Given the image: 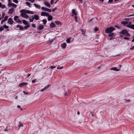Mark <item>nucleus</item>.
Masks as SVG:
<instances>
[{
    "label": "nucleus",
    "instance_id": "f257e3e1",
    "mask_svg": "<svg viewBox=\"0 0 134 134\" xmlns=\"http://www.w3.org/2000/svg\"><path fill=\"white\" fill-rule=\"evenodd\" d=\"M119 33L120 34H124L125 36L127 37H129L130 35V34L128 33L126 29L121 30Z\"/></svg>",
    "mask_w": 134,
    "mask_h": 134
},
{
    "label": "nucleus",
    "instance_id": "f03ea898",
    "mask_svg": "<svg viewBox=\"0 0 134 134\" xmlns=\"http://www.w3.org/2000/svg\"><path fill=\"white\" fill-rule=\"evenodd\" d=\"M115 30V28L114 27H110L107 28L105 31V32L106 33H109L114 31Z\"/></svg>",
    "mask_w": 134,
    "mask_h": 134
},
{
    "label": "nucleus",
    "instance_id": "7ed1b4c3",
    "mask_svg": "<svg viewBox=\"0 0 134 134\" xmlns=\"http://www.w3.org/2000/svg\"><path fill=\"white\" fill-rule=\"evenodd\" d=\"M20 13H25L27 14H30V10H25V9H22L20 11Z\"/></svg>",
    "mask_w": 134,
    "mask_h": 134
},
{
    "label": "nucleus",
    "instance_id": "20e7f679",
    "mask_svg": "<svg viewBox=\"0 0 134 134\" xmlns=\"http://www.w3.org/2000/svg\"><path fill=\"white\" fill-rule=\"evenodd\" d=\"M33 18V19H35L36 20H38L39 19V17L38 15H35L32 16Z\"/></svg>",
    "mask_w": 134,
    "mask_h": 134
},
{
    "label": "nucleus",
    "instance_id": "39448f33",
    "mask_svg": "<svg viewBox=\"0 0 134 134\" xmlns=\"http://www.w3.org/2000/svg\"><path fill=\"white\" fill-rule=\"evenodd\" d=\"M13 19L10 18L8 20V23L9 24L12 25L13 24L14 21L12 20Z\"/></svg>",
    "mask_w": 134,
    "mask_h": 134
},
{
    "label": "nucleus",
    "instance_id": "423d86ee",
    "mask_svg": "<svg viewBox=\"0 0 134 134\" xmlns=\"http://www.w3.org/2000/svg\"><path fill=\"white\" fill-rule=\"evenodd\" d=\"M43 25H39L37 27V29L39 30H41L44 29Z\"/></svg>",
    "mask_w": 134,
    "mask_h": 134
},
{
    "label": "nucleus",
    "instance_id": "0eeeda50",
    "mask_svg": "<svg viewBox=\"0 0 134 134\" xmlns=\"http://www.w3.org/2000/svg\"><path fill=\"white\" fill-rule=\"evenodd\" d=\"M16 28H19V29H18L20 30H24V27L21 25H18L16 26Z\"/></svg>",
    "mask_w": 134,
    "mask_h": 134
},
{
    "label": "nucleus",
    "instance_id": "6e6552de",
    "mask_svg": "<svg viewBox=\"0 0 134 134\" xmlns=\"http://www.w3.org/2000/svg\"><path fill=\"white\" fill-rule=\"evenodd\" d=\"M14 11V10L13 8H11L9 9L8 13L12 14L13 13Z\"/></svg>",
    "mask_w": 134,
    "mask_h": 134
},
{
    "label": "nucleus",
    "instance_id": "1a4fd4ad",
    "mask_svg": "<svg viewBox=\"0 0 134 134\" xmlns=\"http://www.w3.org/2000/svg\"><path fill=\"white\" fill-rule=\"evenodd\" d=\"M49 86H50L49 85H48L47 86H45L44 87V88H43V89H42L41 90V92H42L43 91H45L46 89H48L49 87Z\"/></svg>",
    "mask_w": 134,
    "mask_h": 134
},
{
    "label": "nucleus",
    "instance_id": "9d476101",
    "mask_svg": "<svg viewBox=\"0 0 134 134\" xmlns=\"http://www.w3.org/2000/svg\"><path fill=\"white\" fill-rule=\"evenodd\" d=\"M8 16H5L4 18V19L3 20H2V21L1 22V24H2L4 22L7 21L8 19Z\"/></svg>",
    "mask_w": 134,
    "mask_h": 134
},
{
    "label": "nucleus",
    "instance_id": "9b49d317",
    "mask_svg": "<svg viewBox=\"0 0 134 134\" xmlns=\"http://www.w3.org/2000/svg\"><path fill=\"white\" fill-rule=\"evenodd\" d=\"M126 26L134 30V24L132 25H127Z\"/></svg>",
    "mask_w": 134,
    "mask_h": 134
},
{
    "label": "nucleus",
    "instance_id": "f8f14e48",
    "mask_svg": "<svg viewBox=\"0 0 134 134\" xmlns=\"http://www.w3.org/2000/svg\"><path fill=\"white\" fill-rule=\"evenodd\" d=\"M110 69L111 70L115 71H119V69H117V68L116 67H113V68H111Z\"/></svg>",
    "mask_w": 134,
    "mask_h": 134
},
{
    "label": "nucleus",
    "instance_id": "ddd939ff",
    "mask_svg": "<svg viewBox=\"0 0 134 134\" xmlns=\"http://www.w3.org/2000/svg\"><path fill=\"white\" fill-rule=\"evenodd\" d=\"M44 4L45 5L47 6L48 7L50 8L51 7L50 4L48 2H44Z\"/></svg>",
    "mask_w": 134,
    "mask_h": 134
},
{
    "label": "nucleus",
    "instance_id": "4468645a",
    "mask_svg": "<svg viewBox=\"0 0 134 134\" xmlns=\"http://www.w3.org/2000/svg\"><path fill=\"white\" fill-rule=\"evenodd\" d=\"M55 24L53 22H52L50 25V26L51 28L55 27Z\"/></svg>",
    "mask_w": 134,
    "mask_h": 134
},
{
    "label": "nucleus",
    "instance_id": "2eb2a0df",
    "mask_svg": "<svg viewBox=\"0 0 134 134\" xmlns=\"http://www.w3.org/2000/svg\"><path fill=\"white\" fill-rule=\"evenodd\" d=\"M66 43H63L62 44V46L63 48H65L66 47Z\"/></svg>",
    "mask_w": 134,
    "mask_h": 134
},
{
    "label": "nucleus",
    "instance_id": "dca6fc26",
    "mask_svg": "<svg viewBox=\"0 0 134 134\" xmlns=\"http://www.w3.org/2000/svg\"><path fill=\"white\" fill-rule=\"evenodd\" d=\"M26 5L28 6L29 7H31V4L28 2H26Z\"/></svg>",
    "mask_w": 134,
    "mask_h": 134
},
{
    "label": "nucleus",
    "instance_id": "f3484780",
    "mask_svg": "<svg viewBox=\"0 0 134 134\" xmlns=\"http://www.w3.org/2000/svg\"><path fill=\"white\" fill-rule=\"evenodd\" d=\"M34 5L35 7L36 8H37L38 9H40L41 8V7L40 5H38L36 3H34Z\"/></svg>",
    "mask_w": 134,
    "mask_h": 134
},
{
    "label": "nucleus",
    "instance_id": "a211bd4d",
    "mask_svg": "<svg viewBox=\"0 0 134 134\" xmlns=\"http://www.w3.org/2000/svg\"><path fill=\"white\" fill-rule=\"evenodd\" d=\"M52 19V16L51 15H49L48 17V21L51 20Z\"/></svg>",
    "mask_w": 134,
    "mask_h": 134
},
{
    "label": "nucleus",
    "instance_id": "6ab92c4d",
    "mask_svg": "<svg viewBox=\"0 0 134 134\" xmlns=\"http://www.w3.org/2000/svg\"><path fill=\"white\" fill-rule=\"evenodd\" d=\"M27 84V83H25V82L19 84V86L21 87V86H22L24 85H26Z\"/></svg>",
    "mask_w": 134,
    "mask_h": 134
},
{
    "label": "nucleus",
    "instance_id": "aec40b11",
    "mask_svg": "<svg viewBox=\"0 0 134 134\" xmlns=\"http://www.w3.org/2000/svg\"><path fill=\"white\" fill-rule=\"evenodd\" d=\"M121 24L124 25H127L128 24V22L127 21H123L121 22Z\"/></svg>",
    "mask_w": 134,
    "mask_h": 134
},
{
    "label": "nucleus",
    "instance_id": "412c9836",
    "mask_svg": "<svg viewBox=\"0 0 134 134\" xmlns=\"http://www.w3.org/2000/svg\"><path fill=\"white\" fill-rule=\"evenodd\" d=\"M9 5H12V6L15 8L17 7V5L14 3H10V4H9Z\"/></svg>",
    "mask_w": 134,
    "mask_h": 134
},
{
    "label": "nucleus",
    "instance_id": "4be33fe9",
    "mask_svg": "<svg viewBox=\"0 0 134 134\" xmlns=\"http://www.w3.org/2000/svg\"><path fill=\"white\" fill-rule=\"evenodd\" d=\"M55 23L57 25H60L61 24V23L59 21H55Z\"/></svg>",
    "mask_w": 134,
    "mask_h": 134
},
{
    "label": "nucleus",
    "instance_id": "5701e85b",
    "mask_svg": "<svg viewBox=\"0 0 134 134\" xmlns=\"http://www.w3.org/2000/svg\"><path fill=\"white\" fill-rule=\"evenodd\" d=\"M47 8H45L44 7H42L41 8V9L45 11H47Z\"/></svg>",
    "mask_w": 134,
    "mask_h": 134
},
{
    "label": "nucleus",
    "instance_id": "b1692460",
    "mask_svg": "<svg viewBox=\"0 0 134 134\" xmlns=\"http://www.w3.org/2000/svg\"><path fill=\"white\" fill-rule=\"evenodd\" d=\"M23 22V23L25 25H27V22L25 20H22Z\"/></svg>",
    "mask_w": 134,
    "mask_h": 134
},
{
    "label": "nucleus",
    "instance_id": "393cba45",
    "mask_svg": "<svg viewBox=\"0 0 134 134\" xmlns=\"http://www.w3.org/2000/svg\"><path fill=\"white\" fill-rule=\"evenodd\" d=\"M72 13L75 15H77L76 13L75 9H73L72 10Z\"/></svg>",
    "mask_w": 134,
    "mask_h": 134
},
{
    "label": "nucleus",
    "instance_id": "a878e982",
    "mask_svg": "<svg viewBox=\"0 0 134 134\" xmlns=\"http://www.w3.org/2000/svg\"><path fill=\"white\" fill-rule=\"evenodd\" d=\"M18 16L17 15H15L14 16V19L15 21L18 19Z\"/></svg>",
    "mask_w": 134,
    "mask_h": 134
},
{
    "label": "nucleus",
    "instance_id": "bb28decb",
    "mask_svg": "<svg viewBox=\"0 0 134 134\" xmlns=\"http://www.w3.org/2000/svg\"><path fill=\"white\" fill-rule=\"evenodd\" d=\"M42 22H43L44 24H45L47 22V20L45 19H43L42 20Z\"/></svg>",
    "mask_w": 134,
    "mask_h": 134
},
{
    "label": "nucleus",
    "instance_id": "cd10ccee",
    "mask_svg": "<svg viewBox=\"0 0 134 134\" xmlns=\"http://www.w3.org/2000/svg\"><path fill=\"white\" fill-rule=\"evenodd\" d=\"M29 17V16L25 14L24 15V16L23 17L26 19H28V18Z\"/></svg>",
    "mask_w": 134,
    "mask_h": 134
},
{
    "label": "nucleus",
    "instance_id": "c85d7f7f",
    "mask_svg": "<svg viewBox=\"0 0 134 134\" xmlns=\"http://www.w3.org/2000/svg\"><path fill=\"white\" fill-rule=\"evenodd\" d=\"M114 35V34L113 33H111L110 34H109L108 36L109 37H110L111 36H113Z\"/></svg>",
    "mask_w": 134,
    "mask_h": 134
},
{
    "label": "nucleus",
    "instance_id": "c756f323",
    "mask_svg": "<svg viewBox=\"0 0 134 134\" xmlns=\"http://www.w3.org/2000/svg\"><path fill=\"white\" fill-rule=\"evenodd\" d=\"M27 25L26 26H25L24 27V29H27L28 27H30V25Z\"/></svg>",
    "mask_w": 134,
    "mask_h": 134
},
{
    "label": "nucleus",
    "instance_id": "7c9ffc66",
    "mask_svg": "<svg viewBox=\"0 0 134 134\" xmlns=\"http://www.w3.org/2000/svg\"><path fill=\"white\" fill-rule=\"evenodd\" d=\"M45 12H41V15L42 16H45Z\"/></svg>",
    "mask_w": 134,
    "mask_h": 134
},
{
    "label": "nucleus",
    "instance_id": "2f4dec72",
    "mask_svg": "<svg viewBox=\"0 0 134 134\" xmlns=\"http://www.w3.org/2000/svg\"><path fill=\"white\" fill-rule=\"evenodd\" d=\"M15 21L17 23H21V21L19 19H18Z\"/></svg>",
    "mask_w": 134,
    "mask_h": 134
},
{
    "label": "nucleus",
    "instance_id": "473e14b6",
    "mask_svg": "<svg viewBox=\"0 0 134 134\" xmlns=\"http://www.w3.org/2000/svg\"><path fill=\"white\" fill-rule=\"evenodd\" d=\"M3 27L5 29H7L9 28V27L6 25H4L3 26Z\"/></svg>",
    "mask_w": 134,
    "mask_h": 134
},
{
    "label": "nucleus",
    "instance_id": "72a5a7b5",
    "mask_svg": "<svg viewBox=\"0 0 134 134\" xmlns=\"http://www.w3.org/2000/svg\"><path fill=\"white\" fill-rule=\"evenodd\" d=\"M66 42L67 43H69L70 42V39L68 38L66 40Z\"/></svg>",
    "mask_w": 134,
    "mask_h": 134
},
{
    "label": "nucleus",
    "instance_id": "f704fd0d",
    "mask_svg": "<svg viewBox=\"0 0 134 134\" xmlns=\"http://www.w3.org/2000/svg\"><path fill=\"white\" fill-rule=\"evenodd\" d=\"M4 30V29L3 28L2 26H1L0 27V31H2Z\"/></svg>",
    "mask_w": 134,
    "mask_h": 134
},
{
    "label": "nucleus",
    "instance_id": "c9c22d12",
    "mask_svg": "<svg viewBox=\"0 0 134 134\" xmlns=\"http://www.w3.org/2000/svg\"><path fill=\"white\" fill-rule=\"evenodd\" d=\"M1 7L2 9H3L5 7V5H4L2 4Z\"/></svg>",
    "mask_w": 134,
    "mask_h": 134
},
{
    "label": "nucleus",
    "instance_id": "e433bc0d",
    "mask_svg": "<svg viewBox=\"0 0 134 134\" xmlns=\"http://www.w3.org/2000/svg\"><path fill=\"white\" fill-rule=\"evenodd\" d=\"M4 15H5V13H4L3 12L2 13V17L1 18H2V19L3 18Z\"/></svg>",
    "mask_w": 134,
    "mask_h": 134
},
{
    "label": "nucleus",
    "instance_id": "4c0bfd02",
    "mask_svg": "<svg viewBox=\"0 0 134 134\" xmlns=\"http://www.w3.org/2000/svg\"><path fill=\"white\" fill-rule=\"evenodd\" d=\"M14 2L15 3H18V1L17 0H13Z\"/></svg>",
    "mask_w": 134,
    "mask_h": 134
},
{
    "label": "nucleus",
    "instance_id": "58836bf2",
    "mask_svg": "<svg viewBox=\"0 0 134 134\" xmlns=\"http://www.w3.org/2000/svg\"><path fill=\"white\" fill-rule=\"evenodd\" d=\"M34 19H33V18L32 19H31V18H30L29 19V21L30 22H32L33 21V20Z\"/></svg>",
    "mask_w": 134,
    "mask_h": 134
},
{
    "label": "nucleus",
    "instance_id": "ea45409f",
    "mask_svg": "<svg viewBox=\"0 0 134 134\" xmlns=\"http://www.w3.org/2000/svg\"><path fill=\"white\" fill-rule=\"evenodd\" d=\"M45 16H47L49 15V13H47V12H45Z\"/></svg>",
    "mask_w": 134,
    "mask_h": 134
},
{
    "label": "nucleus",
    "instance_id": "a19ab883",
    "mask_svg": "<svg viewBox=\"0 0 134 134\" xmlns=\"http://www.w3.org/2000/svg\"><path fill=\"white\" fill-rule=\"evenodd\" d=\"M25 14V13H21L20 14V15L21 16L23 17L24 16V15Z\"/></svg>",
    "mask_w": 134,
    "mask_h": 134
},
{
    "label": "nucleus",
    "instance_id": "79ce46f5",
    "mask_svg": "<svg viewBox=\"0 0 134 134\" xmlns=\"http://www.w3.org/2000/svg\"><path fill=\"white\" fill-rule=\"evenodd\" d=\"M128 24L127 25H132L131 23L132 22L131 21L128 22Z\"/></svg>",
    "mask_w": 134,
    "mask_h": 134
},
{
    "label": "nucleus",
    "instance_id": "37998d69",
    "mask_svg": "<svg viewBox=\"0 0 134 134\" xmlns=\"http://www.w3.org/2000/svg\"><path fill=\"white\" fill-rule=\"evenodd\" d=\"M134 16V14H131L130 15H127L126 16L129 17H130V16Z\"/></svg>",
    "mask_w": 134,
    "mask_h": 134
},
{
    "label": "nucleus",
    "instance_id": "c03bdc74",
    "mask_svg": "<svg viewBox=\"0 0 134 134\" xmlns=\"http://www.w3.org/2000/svg\"><path fill=\"white\" fill-rule=\"evenodd\" d=\"M32 26L34 28H35L36 27V26L35 24H32Z\"/></svg>",
    "mask_w": 134,
    "mask_h": 134
},
{
    "label": "nucleus",
    "instance_id": "a18cd8bd",
    "mask_svg": "<svg viewBox=\"0 0 134 134\" xmlns=\"http://www.w3.org/2000/svg\"><path fill=\"white\" fill-rule=\"evenodd\" d=\"M63 68V66L61 67H58L57 68V69H62Z\"/></svg>",
    "mask_w": 134,
    "mask_h": 134
},
{
    "label": "nucleus",
    "instance_id": "49530a36",
    "mask_svg": "<svg viewBox=\"0 0 134 134\" xmlns=\"http://www.w3.org/2000/svg\"><path fill=\"white\" fill-rule=\"evenodd\" d=\"M47 12H51V9H50L47 8Z\"/></svg>",
    "mask_w": 134,
    "mask_h": 134
},
{
    "label": "nucleus",
    "instance_id": "de8ad7c7",
    "mask_svg": "<svg viewBox=\"0 0 134 134\" xmlns=\"http://www.w3.org/2000/svg\"><path fill=\"white\" fill-rule=\"evenodd\" d=\"M94 30L96 32L98 30V29L97 27H95Z\"/></svg>",
    "mask_w": 134,
    "mask_h": 134
},
{
    "label": "nucleus",
    "instance_id": "09e8293b",
    "mask_svg": "<svg viewBox=\"0 0 134 134\" xmlns=\"http://www.w3.org/2000/svg\"><path fill=\"white\" fill-rule=\"evenodd\" d=\"M80 30L82 32V34L83 35H84V32L83 30L82 29H81Z\"/></svg>",
    "mask_w": 134,
    "mask_h": 134
},
{
    "label": "nucleus",
    "instance_id": "8fccbe9b",
    "mask_svg": "<svg viewBox=\"0 0 134 134\" xmlns=\"http://www.w3.org/2000/svg\"><path fill=\"white\" fill-rule=\"evenodd\" d=\"M50 68L51 69H53L54 68H56V66H51L50 67Z\"/></svg>",
    "mask_w": 134,
    "mask_h": 134
},
{
    "label": "nucleus",
    "instance_id": "3c124183",
    "mask_svg": "<svg viewBox=\"0 0 134 134\" xmlns=\"http://www.w3.org/2000/svg\"><path fill=\"white\" fill-rule=\"evenodd\" d=\"M124 39L125 40H129L130 38H128V37H125L124 38Z\"/></svg>",
    "mask_w": 134,
    "mask_h": 134
},
{
    "label": "nucleus",
    "instance_id": "603ef678",
    "mask_svg": "<svg viewBox=\"0 0 134 134\" xmlns=\"http://www.w3.org/2000/svg\"><path fill=\"white\" fill-rule=\"evenodd\" d=\"M30 14H34V12L33 11H30Z\"/></svg>",
    "mask_w": 134,
    "mask_h": 134
},
{
    "label": "nucleus",
    "instance_id": "864d4df0",
    "mask_svg": "<svg viewBox=\"0 0 134 134\" xmlns=\"http://www.w3.org/2000/svg\"><path fill=\"white\" fill-rule=\"evenodd\" d=\"M36 79L32 80V83H33L35 82H36Z\"/></svg>",
    "mask_w": 134,
    "mask_h": 134
},
{
    "label": "nucleus",
    "instance_id": "5fc2aeb1",
    "mask_svg": "<svg viewBox=\"0 0 134 134\" xmlns=\"http://www.w3.org/2000/svg\"><path fill=\"white\" fill-rule=\"evenodd\" d=\"M53 1H54V0H51V2H50V3L51 4H52L53 3Z\"/></svg>",
    "mask_w": 134,
    "mask_h": 134
},
{
    "label": "nucleus",
    "instance_id": "6e6d98bb",
    "mask_svg": "<svg viewBox=\"0 0 134 134\" xmlns=\"http://www.w3.org/2000/svg\"><path fill=\"white\" fill-rule=\"evenodd\" d=\"M113 0H109L108 2V3H111L113 2Z\"/></svg>",
    "mask_w": 134,
    "mask_h": 134
},
{
    "label": "nucleus",
    "instance_id": "4d7b16f0",
    "mask_svg": "<svg viewBox=\"0 0 134 134\" xmlns=\"http://www.w3.org/2000/svg\"><path fill=\"white\" fill-rule=\"evenodd\" d=\"M56 9L57 8H54V9H53L52 10V12H54Z\"/></svg>",
    "mask_w": 134,
    "mask_h": 134
},
{
    "label": "nucleus",
    "instance_id": "13d9d810",
    "mask_svg": "<svg viewBox=\"0 0 134 134\" xmlns=\"http://www.w3.org/2000/svg\"><path fill=\"white\" fill-rule=\"evenodd\" d=\"M74 19H75V20L76 21H77V17L76 16H75L74 17Z\"/></svg>",
    "mask_w": 134,
    "mask_h": 134
},
{
    "label": "nucleus",
    "instance_id": "bf43d9fd",
    "mask_svg": "<svg viewBox=\"0 0 134 134\" xmlns=\"http://www.w3.org/2000/svg\"><path fill=\"white\" fill-rule=\"evenodd\" d=\"M23 125L22 124H20L19 125V127H23Z\"/></svg>",
    "mask_w": 134,
    "mask_h": 134
},
{
    "label": "nucleus",
    "instance_id": "052dcab7",
    "mask_svg": "<svg viewBox=\"0 0 134 134\" xmlns=\"http://www.w3.org/2000/svg\"><path fill=\"white\" fill-rule=\"evenodd\" d=\"M134 48V46H133L132 48H130V49L132 50Z\"/></svg>",
    "mask_w": 134,
    "mask_h": 134
},
{
    "label": "nucleus",
    "instance_id": "680f3d73",
    "mask_svg": "<svg viewBox=\"0 0 134 134\" xmlns=\"http://www.w3.org/2000/svg\"><path fill=\"white\" fill-rule=\"evenodd\" d=\"M8 2L9 3L8 4L9 5V4L11 2V0H8Z\"/></svg>",
    "mask_w": 134,
    "mask_h": 134
},
{
    "label": "nucleus",
    "instance_id": "e2e57ef3",
    "mask_svg": "<svg viewBox=\"0 0 134 134\" xmlns=\"http://www.w3.org/2000/svg\"><path fill=\"white\" fill-rule=\"evenodd\" d=\"M23 93H24V94H28V93H26V92L24 91H23Z\"/></svg>",
    "mask_w": 134,
    "mask_h": 134
},
{
    "label": "nucleus",
    "instance_id": "0e129e2a",
    "mask_svg": "<svg viewBox=\"0 0 134 134\" xmlns=\"http://www.w3.org/2000/svg\"><path fill=\"white\" fill-rule=\"evenodd\" d=\"M35 1L34 0H31V1H30V2H31L32 3H34L35 2Z\"/></svg>",
    "mask_w": 134,
    "mask_h": 134
},
{
    "label": "nucleus",
    "instance_id": "69168bd1",
    "mask_svg": "<svg viewBox=\"0 0 134 134\" xmlns=\"http://www.w3.org/2000/svg\"><path fill=\"white\" fill-rule=\"evenodd\" d=\"M31 75L30 74H28L27 76V77H29Z\"/></svg>",
    "mask_w": 134,
    "mask_h": 134
},
{
    "label": "nucleus",
    "instance_id": "338daca9",
    "mask_svg": "<svg viewBox=\"0 0 134 134\" xmlns=\"http://www.w3.org/2000/svg\"><path fill=\"white\" fill-rule=\"evenodd\" d=\"M17 107L18 108H20V106L19 105H18L17 106Z\"/></svg>",
    "mask_w": 134,
    "mask_h": 134
},
{
    "label": "nucleus",
    "instance_id": "774afa93",
    "mask_svg": "<svg viewBox=\"0 0 134 134\" xmlns=\"http://www.w3.org/2000/svg\"><path fill=\"white\" fill-rule=\"evenodd\" d=\"M99 1H101V2H102L103 1H104V0H99Z\"/></svg>",
    "mask_w": 134,
    "mask_h": 134
}]
</instances>
